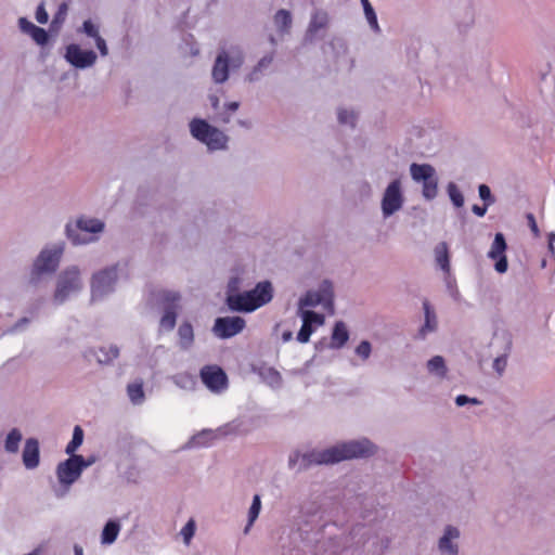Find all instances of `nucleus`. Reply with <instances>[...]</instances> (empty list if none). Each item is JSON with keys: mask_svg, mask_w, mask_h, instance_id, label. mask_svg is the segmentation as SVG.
Returning a JSON list of instances; mask_svg holds the SVG:
<instances>
[{"mask_svg": "<svg viewBox=\"0 0 555 555\" xmlns=\"http://www.w3.org/2000/svg\"><path fill=\"white\" fill-rule=\"evenodd\" d=\"M375 446L367 439L349 441L323 451H312L302 455V468L311 464H333L344 460L367 457L375 453Z\"/></svg>", "mask_w": 555, "mask_h": 555, "instance_id": "nucleus-1", "label": "nucleus"}, {"mask_svg": "<svg viewBox=\"0 0 555 555\" xmlns=\"http://www.w3.org/2000/svg\"><path fill=\"white\" fill-rule=\"evenodd\" d=\"M272 297V285L270 282L264 281L258 283L251 291L229 295L227 304L233 311L251 312L271 301Z\"/></svg>", "mask_w": 555, "mask_h": 555, "instance_id": "nucleus-2", "label": "nucleus"}, {"mask_svg": "<svg viewBox=\"0 0 555 555\" xmlns=\"http://www.w3.org/2000/svg\"><path fill=\"white\" fill-rule=\"evenodd\" d=\"M190 131L196 140L206 144L211 151L222 150L227 146L228 137L204 119L194 118L190 122Z\"/></svg>", "mask_w": 555, "mask_h": 555, "instance_id": "nucleus-3", "label": "nucleus"}, {"mask_svg": "<svg viewBox=\"0 0 555 555\" xmlns=\"http://www.w3.org/2000/svg\"><path fill=\"white\" fill-rule=\"evenodd\" d=\"M413 180L423 182V196L433 199L438 193V181L435 177V169L428 164H412L410 167Z\"/></svg>", "mask_w": 555, "mask_h": 555, "instance_id": "nucleus-4", "label": "nucleus"}, {"mask_svg": "<svg viewBox=\"0 0 555 555\" xmlns=\"http://www.w3.org/2000/svg\"><path fill=\"white\" fill-rule=\"evenodd\" d=\"M87 465L81 455H72L57 465L56 474L59 481L68 488L80 477L82 469Z\"/></svg>", "mask_w": 555, "mask_h": 555, "instance_id": "nucleus-5", "label": "nucleus"}, {"mask_svg": "<svg viewBox=\"0 0 555 555\" xmlns=\"http://www.w3.org/2000/svg\"><path fill=\"white\" fill-rule=\"evenodd\" d=\"M80 287L81 282L78 268H68L59 278L57 286L54 293V299L57 302H63L70 293L79 291Z\"/></svg>", "mask_w": 555, "mask_h": 555, "instance_id": "nucleus-6", "label": "nucleus"}, {"mask_svg": "<svg viewBox=\"0 0 555 555\" xmlns=\"http://www.w3.org/2000/svg\"><path fill=\"white\" fill-rule=\"evenodd\" d=\"M160 300L164 305L165 312L160 319L159 327L163 331L169 332L176 326L180 295L176 292L166 291L162 293Z\"/></svg>", "mask_w": 555, "mask_h": 555, "instance_id": "nucleus-7", "label": "nucleus"}, {"mask_svg": "<svg viewBox=\"0 0 555 555\" xmlns=\"http://www.w3.org/2000/svg\"><path fill=\"white\" fill-rule=\"evenodd\" d=\"M63 250L62 245L43 249L34 263V272L37 274L54 272L59 267Z\"/></svg>", "mask_w": 555, "mask_h": 555, "instance_id": "nucleus-8", "label": "nucleus"}, {"mask_svg": "<svg viewBox=\"0 0 555 555\" xmlns=\"http://www.w3.org/2000/svg\"><path fill=\"white\" fill-rule=\"evenodd\" d=\"M117 281V268L116 266L106 268L93 274L91 288L92 297H101L104 294L113 289L114 284Z\"/></svg>", "mask_w": 555, "mask_h": 555, "instance_id": "nucleus-9", "label": "nucleus"}, {"mask_svg": "<svg viewBox=\"0 0 555 555\" xmlns=\"http://www.w3.org/2000/svg\"><path fill=\"white\" fill-rule=\"evenodd\" d=\"M506 249L507 244L503 233H496L488 251V257L494 261V269L498 273L501 274L505 273L508 269Z\"/></svg>", "mask_w": 555, "mask_h": 555, "instance_id": "nucleus-10", "label": "nucleus"}, {"mask_svg": "<svg viewBox=\"0 0 555 555\" xmlns=\"http://www.w3.org/2000/svg\"><path fill=\"white\" fill-rule=\"evenodd\" d=\"M201 378L205 386L211 391L219 392L228 386L227 374L218 365H205L202 367Z\"/></svg>", "mask_w": 555, "mask_h": 555, "instance_id": "nucleus-11", "label": "nucleus"}, {"mask_svg": "<svg viewBox=\"0 0 555 555\" xmlns=\"http://www.w3.org/2000/svg\"><path fill=\"white\" fill-rule=\"evenodd\" d=\"M245 320L241 317H223L215 321L214 333L220 338H231L245 327Z\"/></svg>", "mask_w": 555, "mask_h": 555, "instance_id": "nucleus-12", "label": "nucleus"}, {"mask_svg": "<svg viewBox=\"0 0 555 555\" xmlns=\"http://www.w3.org/2000/svg\"><path fill=\"white\" fill-rule=\"evenodd\" d=\"M403 197L400 189V181L393 180L386 189L383 201L382 209L384 216H390L399 210L402 206Z\"/></svg>", "mask_w": 555, "mask_h": 555, "instance_id": "nucleus-13", "label": "nucleus"}, {"mask_svg": "<svg viewBox=\"0 0 555 555\" xmlns=\"http://www.w3.org/2000/svg\"><path fill=\"white\" fill-rule=\"evenodd\" d=\"M65 57L73 66L86 68L94 64L96 54L92 50H82L78 44H69L66 48Z\"/></svg>", "mask_w": 555, "mask_h": 555, "instance_id": "nucleus-14", "label": "nucleus"}, {"mask_svg": "<svg viewBox=\"0 0 555 555\" xmlns=\"http://www.w3.org/2000/svg\"><path fill=\"white\" fill-rule=\"evenodd\" d=\"M300 315L302 318V325L297 334V340L301 344H306L313 333L312 324L322 325L324 323V317L311 310H302Z\"/></svg>", "mask_w": 555, "mask_h": 555, "instance_id": "nucleus-15", "label": "nucleus"}, {"mask_svg": "<svg viewBox=\"0 0 555 555\" xmlns=\"http://www.w3.org/2000/svg\"><path fill=\"white\" fill-rule=\"evenodd\" d=\"M326 288H323L321 292H308L300 300H299V310L300 312L305 307H317L320 304H323L325 307L333 306V294L332 292H327V288L331 287L330 284L325 283Z\"/></svg>", "mask_w": 555, "mask_h": 555, "instance_id": "nucleus-16", "label": "nucleus"}, {"mask_svg": "<svg viewBox=\"0 0 555 555\" xmlns=\"http://www.w3.org/2000/svg\"><path fill=\"white\" fill-rule=\"evenodd\" d=\"M23 464L26 468L33 469L39 465V442L35 438L26 440L23 450Z\"/></svg>", "mask_w": 555, "mask_h": 555, "instance_id": "nucleus-17", "label": "nucleus"}, {"mask_svg": "<svg viewBox=\"0 0 555 555\" xmlns=\"http://www.w3.org/2000/svg\"><path fill=\"white\" fill-rule=\"evenodd\" d=\"M212 79L217 83L224 82L229 77V57L227 52L222 51L218 54L214 67H212Z\"/></svg>", "mask_w": 555, "mask_h": 555, "instance_id": "nucleus-18", "label": "nucleus"}, {"mask_svg": "<svg viewBox=\"0 0 555 555\" xmlns=\"http://www.w3.org/2000/svg\"><path fill=\"white\" fill-rule=\"evenodd\" d=\"M100 352L102 356H96V352L93 349L86 351L85 358L87 360H91V358L95 357L98 363L100 364H108L119 356V349L116 346L102 347L100 348Z\"/></svg>", "mask_w": 555, "mask_h": 555, "instance_id": "nucleus-19", "label": "nucleus"}, {"mask_svg": "<svg viewBox=\"0 0 555 555\" xmlns=\"http://www.w3.org/2000/svg\"><path fill=\"white\" fill-rule=\"evenodd\" d=\"M460 535V531L452 526H448L444 534L439 540V548L443 553H448L449 555L457 554V546L454 545L451 540L456 539Z\"/></svg>", "mask_w": 555, "mask_h": 555, "instance_id": "nucleus-20", "label": "nucleus"}, {"mask_svg": "<svg viewBox=\"0 0 555 555\" xmlns=\"http://www.w3.org/2000/svg\"><path fill=\"white\" fill-rule=\"evenodd\" d=\"M423 309L425 323L420 330V336L424 338L429 332L436 331L438 323L436 313L427 299L423 301Z\"/></svg>", "mask_w": 555, "mask_h": 555, "instance_id": "nucleus-21", "label": "nucleus"}, {"mask_svg": "<svg viewBox=\"0 0 555 555\" xmlns=\"http://www.w3.org/2000/svg\"><path fill=\"white\" fill-rule=\"evenodd\" d=\"M348 339L349 332L346 324L343 321L336 322L331 336V347L339 349L348 341Z\"/></svg>", "mask_w": 555, "mask_h": 555, "instance_id": "nucleus-22", "label": "nucleus"}, {"mask_svg": "<svg viewBox=\"0 0 555 555\" xmlns=\"http://www.w3.org/2000/svg\"><path fill=\"white\" fill-rule=\"evenodd\" d=\"M435 256L438 266L446 272L450 270L449 249L446 242L439 243L435 248Z\"/></svg>", "mask_w": 555, "mask_h": 555, "instance_id": "nucleus-23", "label": "nucleus"}, {"mask_svg": "<svg viewBox=\"0 0 555 555\" xmlns=\"http://www.w3.org/2000/svg\"><path fill=\"white\" fill-rule=\"evenodd\" d=\"M120 531V525L115 520H109L102 531L101 541L103 544H112Z\"/></svg>", "mask_w": 555, "mask_h": 555, "instance_id": "nucleus-24", "label": "nucleus"}, {"mask_svg": "<svg viewBox=\"0 0 555 555\" xmlns=\"http://www.w3.org/2000/svg\"><path fill=\"white\" fill-rule=\"evenodd\" d=\"M328 23V16L327 13L324 11H315L311 17L308 33L309 34H315L320 29H323L327 26Z\"/></svg>", "mask_w": 555, "mask_h": 555, "instance_id": "nucleus-25", "label": "nucleus"}, {"mask_svg": "<svg viewBox=\"0 0 555 555\" xmlns=\"http://www.w3.org/2000/svg\"><path fill=\"white\" fill-rule=\"evenodd\" d=\"M180 345L182 348H189L194 340L193 326L189 322H183L178 330Z\"/></svg>", "mask_w": 555, "mask_h": 555, "instance_id": "nucleus-26", "label": "nucleus"}, {"mask_svg": "<svg viewBox=\"0 0 555 555\" xmlns=\"http://www.w3.org/2000/svg\"><path fill=\"white\" fill-rule=\"evenodd\" d=\"M77 228L83 232L93 234L104 229V223L98 219H79Z\"/></svg>", "mask_w": 555, "mask_h": 555, "instance_id": "nucleus-27", "label": "nucleus"}, {"mask_svg": "<svg viewBox=\"0 0 555 555\" xmlns=\"http://www.w3.org/2000/svg\"><path fill=\"white\" fill-rule=\"evenodd\" d=\"M274 23L281 33H288L292 26L291 13L286 10H279L274 15Z\"/></svg>", "mask_w": 555, "mask_h": 555, "instance_id": "nucleus-28", "label": "nucleus"}, {"mask_svg": "<svg viewBox=\"0 0 555 555\" xmlns=\"http://www.w3.org/2000/svg\"><path fill=\"white\" fill-rule=\"evenodd\" d=\"M128 396L132 403L140 404L144 400V391L142 382L129 384L127 387Z\"/></svg>", "mask_w": 555, "mask_h": 555, "instance_id": "nucleus-29", "label": "nucleus"}, {"mask_svg": "<svg viewBox=\"0 0 555 555\" xmlns=\"http://www.w3.org/2000/svg\"><path fill=\"white\" fill-rule=\"evenodd\" d=\"M83 441V430L77 425L74 428L73 438L70 442L66 447V453L70 455H75V451L82 444Z\"/></svg>", "mask_w": 555, "mask_h": 555, "instance_id": "nucleus-30", "label": "nucleus"}, {"mask_svg": "<svg viewBox=\"0 0 555 555\" xmlns=\"http://www.w3.org/2000/svg\"><path fill=\"white\" fill-rule=\"evenodd\" d=\"M22 440V434L18 429L13 428L5 439V450L10 453H15L18 450L20 442Z\"/></svg>", "mask_w": 555, "mask_h": 555, "instance_id": "nucleus-31", "label": "nucleus"}, {"mask_svg": "<svg viewBox=\"0 0 555 555\" xmlns=\"http://www.w3.org/2000/svg\"><path fill=\"white\" fill-rule=\"evenodd\" d=\"M427 367L430 373H436L439 374L440 376H444L447 372L444 360L440 356L433 357L428 361Z\"/></svg>", "mask_w": 555, "mask_h": 555, "instance_id": "nucleus-32", "label": "nucleus"}, {"mask_svg": "<svg viewBox=\"0 0 555 555\" xmlns=\"http://www.w3.org/2000/svg\"><path fill=\"white\" fill-rule=\"evenodd\" d=\"M261 508V501L260 496L256 494L253 499L251 506L249 508L248 513V525L245 528V532L248 531L249 527L254 524V521L257 519Z\"/></svg>", "mask_w": 555, "mask_h": 555, "instance_id": "nucleus-33", "label": "nucleus"}, {"mask_svg": "<svg viewBox=\"0 0 555 555\" xmlns=\"http://www.w3.org/2000/svg\"><path fill=\"white\" fill-rule=\"evenodd\" d=\"M366 20L374 30H379L376 14L369 0H361Z\"/></svg>", "mask_w": 555, "mask_h": 555, "instance_id": "nucleus-34", "label": "nucleus"}, {"mask_svg": "<svg viewBox=\"0 0 555 555\" xmlns=\"http://www.w3.org/2000/svg\"><path fill=\"white\" fill-rule=\"evenodd\" d=\"M29 35L31 38L38 43V44H46L48 42L49 36L48 33L36 25H30V33Z\"/></svg>", "mask_w": 555, "mask_h": 555, "instance_id": "nucleus-35", "label": "nucleus"}, {"mask_svg": "<svg viewBox=\"0 0 555 555\" xmlns=\"http://www.w3.org/2000/svg\"><path fill=\"white\" fill-rule=\"evenodd\" d=\"M448 193L454 206L462 207L464 205V197L454 183L448 185Z\"/></svg>", "mask_w": 555, "mask_h": 555, "instance_id": "nucleus-36", "label": "nucleus"}, {"mask_svg": "<svg viewBox=\"0 0 555 555\" xmlns=\"http://www.w3.org/2000/svg\"><path fill=\"white\" fill-rule=\"evenodd\" d=\"M194 533H195V521L193 519H190L185 524V526L181 529V534L183 537L185 544H190V541L193 538Z\"/></svg>", "mask_w": 555, "mask_h": 555, "instance_id": "nucleus-37", "label": "nucleus"}, {"mask_svg": "<svg viewBox=\"0 0 555 555\" xmlns=\"http://www.w3.org/2000/svg\"><path fill=\"white\" fill-rule=\"evenodd\" d=\"M338 120L340 124H346L353 127L356 122V114L352 111L340 109L338 112Z\"/></svg>", "mask_w": 555, "mask_h": 555, "instance_id": "nucleus-38", "label": "nucleus"}, {"mask_svg": "<svg viewBox=\"0 0 555 555\" xmlns=\"http://www.w3.org/2000/svg\"><path fill=\"white\" fill-rule=\"evenodd\" d=\"M372 351L371 344L367 340L361 341L356 348V353L361 357L363 360L369 359Z\"/></svg>", "mask_w": 555, "mask_h": 555, "instance_id": "nucleus-39", "label": "nucleus"}, {"mask_svg": "<svg viewBox=\"0 0 555 555\" xmlns=\"http://www.w3.org/2000/svg\"><path fill=\"white\" fill-rule=\"evenodd\" d=\"M479 196L487 205H491L494 202L490 188L486 184L479 185Z\"/></svg>", "mask_w": 555, "mask_h": 555, "instance_id": "nucleus-40", "label": "nucleus"}, {"mask_svg": "<svg viewBox=\"0 0 555 555\" xmlns=\"http://www.w3.org/2000/svg\"><path fill=\"white\" fill-rule=\"evenodd\" d=\"M82 27H83V31L89 37L96 38L99 36L96 26L90 20L85 21Z\"/></svg>", "mask_w": 555, "mask_h": 555, "instance_id": "nucleus-41", "label": "nucleus"}, {"mask_svg": "<svg viewBox=\"0 0 555 555\" xmlns=\"http://www.w3.org/2000/svg\"><path fill=\"white\" fill-rule=\"evenodd\" d=\"M36 20L40 24H46L49 20V15L44 9L43 4L38 5L36 10Z\"/></svg>", "mask_w": 555, "mask_h": 555, "instance_id": "nucleus-42", "label": "nucleus"}, {"mask_svg": "<svg viewBox=\"0 0 555 555\" xmlns=\"http://www.w3.org/2000/svg\"><path fill=\"white\" fill-rule=\"evenodd\" d=\"M527 221H528V225H529L531 232L533 233V235L535 237H539L540 236V230L538 228L535 218H534V216L532 214H528L527 215Z\"/></svg>", "mask_w": 555, "mask_h": 555, "instance_id": "nucleus-43", "label": "nucleus"}, {"mask_svg": "<svg viewBox=\"0 0 555 555\" xmlns=\"http://www.w3.org/2000/svg\"><path fill=\"white\" fill-rule=\"evenodd\" d=\"M506 366V357H498L493 362L494 370L501 375Z\"/></svg>", "mask_w": 555, "mask_h": 555, "instance_id": "nucleus-44", "label": "nucleus"}, {"mask_svg": "<svg viewBox=\"0 0 555 555\" xmlns=\"http://www.w3.org/2000/svg\"><path fill=\"white\" fill-rule=\"evenodd\" d=\"M455 402H456V404L459 406H462V405H464V404H466L468 402L474 403V404L480 403L476 398H469V397H467L465 395L457 396L456 399H455Z\"/></svg>", "mask_w": 555, "mask_h": 555, "instance_id": "nucleus-45", "label": "nucleus"}, {"mask_svg": "<svg viewBox=\"0 0 555 555\" xmlns=\"http://www.w3.org/2000/svg\"><path fill=\"white\" fill-rule=\"evenodd\" d=\"M96 48L99 49L100 53L102 55H107V47L105 40L99 35L96 38H94Z\"/></svg>", "mask_w": 555, "mask_h": 555, "instance_id": "nucleus-46", "label": "nucleus"}, {"mask_svg": "<svg viewBox=\"0 0 555 555\" xmlns=\"http://www.w3.org/2000/svg\"><path fill=\"white\" fill-rule=\"evenodd\" d=\"M489 205L485 204V206H479V205H474L472 207V210L475 215H477L478 217H483L487 212V207Z\"/></svg>", "mask_w": 555, "mask_h": 555, "instance_id": "nucleus-47", "label": "nucleus"}, {"mask_svg": "<svg viewBox=\"0 0 555 555\" xmlns=\"http://www.w3.org/2000/svg\"><path fill=\"white\" fill-rule=\"evenodd\" d=\"M272 61H273V56H272V55L263 56V57L259 61V63H258V65H257V69H261V68H263V67L269 66V65L272 63Z\"/></svg>", "mask_w": 555, "mask_h": 555, "instance_id": "nucleus-48", "label": "nucleus"}, {"mask_svg": "<svg viewBox=\"0 0 555 555\" xmlns=\"http://www.w3.org/2000/svg\"><path fill=\"white\" fill-rule=\"evenodd\" d=\"M18 23L22 30L28 34L30 33V25H34L31 22L27 21L25 17H21Z\"/></svg>", "mask_w": 555, "mask_h": 555, "instance_id": "nucleus-49", "label": "nucleus"}, {"mask_svg": "<svg viewBox=\"0 0 555 555\" xmlns=\"http://www.w3.org/2000/svg\"><path fill=\"white\" fill-rule=\"evenodd\" d=\"M68 236L72 238L73 243L74 244H82V243H87L88 241L87 240H80L78 236H74L70 232V230L68 229Z\"/></svg>", "mask_w": 555, "mask_h": 555, "instance_id": "nucleus-50", "label": "nucleus"}, {"mask_svg": "<svg viewBox=\"0 0 555 555\" xmlns=\"http://www.w3.org/2000/svg\"><path fill=\"white\" fill-rule=\"evenodd\" d=\"M554 242H555V233H550L548 234V248L553 253L554 251Z\"/></svg>", "mask_w": 555, "mask_h": 555, "instance_id": "nucleus-51", "label": "nucleus"}, {"mask_svg": "<svg viewBox=\"0 0 555 555\" xmlns=\"http://www.w3.org/2000/svg\"><path fill=\"white\" fill-rule=\"evenodd\" d=\"M299 457H300L299 453H295L294 455H292L289 457V466L294 467L296 465V463L298 462Z\"/></svg>", "mask_w": 555, "mask_h": 555, "instance_id": "nucleus-52", "label": "nucleus"}, {"mask_svg": "<svg viewBox=\"0 0 555 555\" xmlns=\"http://www.w3.org/2000/svg\"><path fill=\"white\" fill-rule=\"evenodd\" d=\"M238 106H240L238 102H230L227 104V108L232 112H235L238 108Z\"/></svg>", "mask_w": 555, "mask_h": 555, "instance_id": "nucleus-53", "label": "nucleus"}, {"mask_svg": "<svg viewBox=\"0 0 555 555\" xmlns=\"http://www.w3.org/2000/svg\"><path fill=\"white\" fill-rule=\"evenodd\" d=\"M75 555H82V548L78 545L75 546Z\"/></svg>", "mask_w": 555, "mask_h": 555, "instance_id": "nucleus-54", "label": "nucleus"}, {"mask_svg": "<svg viewBox=\"0 0 555 555\" xmlns=\"http://www.w3.org/2000/svg\"><path fill=\"white\" fill-rule=\"evenodd\" d=\"M211 103H212V106H214V107H217V106H218V104H219V100H218V98H217V96L211 98Z\"/></svg>", "mask_w": 555, "mask_h": 555, "instance_id": "nucleus-55", "label": "nucleus"}, {"mask_svg": "<svg viewBox=\"0 0 555 555\" xmlns=\"http://www.w3.org/2000/svg\"><path fill=\"white\" fill-rule=\"evenodd\" d=\"M291 336H292V333H289V332L284 333L283 338H284V340H288L291 338Z\"/></svg>", "mask_w": 555, "mask_h": 555, "instance_id": "nucleus-56", "label": "nucleus"}, {"mask_svg": "<svg viewBox=\"0 0 555 555\" xmlns=\"http://www.w3.org/2000/svg\"><path fill=\"white\" fill-rule=\"evenodd\" d=\"M63 10H64V11H66V4H63V5L60 8V13H61Z\"/></svg>", "mask_w": 555, "mask_h": 555, "instance_id": "nucleus-57", "label": "nucleus"}, {"mask_svg": "<svg viewBox=\"0 0 555 555\" xmlns=\"http://www.w3.org/2000/svg\"><path fill=\"white\" fill-rule=\"evenodd\" d=\"M222 121H223V122H229V121H230V118H229V117L222 118Z\"/></svg>", "mask_w": 555, "mask_h": 555, "instance_id": "nucleus-58", "label": "nucleus"}, {"mask_svg": "<svg viewBox=\"0 0 555 555\" xmlns=\"http://www.w3.org/2000/svg\"><path fill=\"white\" fill-rule=\"evenodd\" d=\"M274 375L280 379V374L278 372H274Z\"/></svg>", "mask_w": 555, "mask_h": 555, "instance_id": "nucleus-59", "label": "nucleus"}]
</instances>
